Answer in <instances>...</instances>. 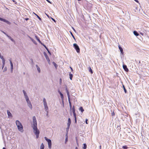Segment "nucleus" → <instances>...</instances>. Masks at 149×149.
Masks as SVG:
<instances>
[{"instance_id":"1","label":"nucleus","mask_w":149,"mask_h":149,"mask_svg":"<svg viewBox=\"0 0 149 149\" xmlns=\"http://www.w3.org/2000/svg\"><path fill=\"white\" fill-rule=\"evenodd\" d=\"M33 123L32 127L33 130V132L36 136V138L38 139L39 137L40 132L37 127V120L35 116L33 117Z\"/></svg>"},{"instance_id":"2","label":"nucleus","mask_w":149,"mask_h":149,"mask_svg":"<svg viewBox=\"0 0 149 149\" xmlns=\"http://www.w3.org/2000/svg\"><path fill=\"white\" fill-rule=\"evenodd\" d=\"M16 123L19 131L21 132L23 131V127L21 123L18 120L16 121Z\"/></svg>"},{"instance_id":"3","label":"nucleus","mask_w":149,"mask_h":149,"mask_svg":"<svg viewBox=\"0 0 149 149\" xmlns=\"http://www.w3.org/2000/svg\"><path fill=\"white\" fill-rule=\"evenodd\" d=\"M43 104H44V108L45 109V111L47 112H48V108L47 105V103L46 102V99L45 98H44L43 99Z\"/></svg>"},{"instance_id":"4","label":"nucleus","mask_w":149,"mask_h":149,"mask_svg":"<svg viewBox=\"0 0 149 149\" xmlns=\"http://www.w3.org/2000/svg\"><path fill=\"white\" fill-rule=\"evenodd\" d=\"M26 102L27 104V105L31 109H32V106L31 104V101H30L29 99L26 100Z\"/></svg>"},{"instance_id":"5","label":"nucleus","mask_w":149,"mask_h":149,"mask_svg":"<svg viewBox=\"0 0 149 149\" xmlns=\"http://www.w3.org/2000/svg\"><path fill=\"white\" fill-rule=\"evenodd\" d=\"M73 46L76 49L77 52L78 53L80 52V49L78 45L76 43L73 44Z\"/></svg>"},{"instance_id":"6","label":"nucleus","mask_w":149,"mask_h":149,"mask_svg":"<svg viewBox=\"0 0 149 149\" xmlns=\"http://www.w3.org/2000/svg\"><path fill=\"white\" fill-rule=\"evenodd\" d=\"M22 91L24 93V97L25 100L29 99V98L27 95V94L26 93V92L24 90H23Z\"/></svg>"},{"instance_id":"7","label":"nucleus","mask_w":149,"mask_h":149,"mask_svg":"<svg viewBox=\"0 0 149 149\" xmlns=\"http://www.w3.org/2000/svg\"><path fill=\"white\" fill-rule=\"evenodd\" d=\"M47 142L48 143V147L49 149H51L52 147V142L50 139L48 140Z\"/></svg>"},{"instance_id":"8","label":"nucleus","mask_w":149,"mask_h":149,"mask_svg":"<svg viewBox=\"0 0 149 149\" xmlns=\"http://www.w3.org/2000/svg\"><path fill=\"white\" fill-rule=\"evenodd\" d=\"M0 20L3 21L4 22L7 23H8V24H10V22H9V21H8L6 19L1 18V17H0Z\"/></svg>"},{"instance_id":"9","label":"nucleus","mask_w":149,"mask_h":149,"mask_svg":"<svg viewBox=\"0 0 149 149\" xmlns=\"http://www.w3.org/2000/svg\"><path fill=\"white\" fill-rule=\"evenodd\" d=\"M0 20L3 21L4 22L7 23H8V24H10V22H9V21H8L6 19L1 18V17H0Z\"/></svg>"},{"instance_id":"10","label":"nucleus","mask_w":149,"mask_h":149,"mask_svg":"<svg viewBox=\"0 0 149 149\" xmlns=\"http://www.w3.org/2000/svg\"><path fill=\"white\" fill-rule=\"evenodd\" d=\"M123 68L124 70L126 72H127L128 71V69L127 68V66L125 65H123Z\"/></svg>"},{"instance_id":"11","label":"nucleus","mask_w":149,"mask_h":149,"mask_svg":"<svg viewBox=\"0 0 149 149\" xmlns=\"http://www.w3.org/2000/svg\"><path fill=\"white\" fill-rule=\"evenodd\" d=\"M70 124H71V120L70 118H69L68 119V123H67V125H68V128H69Z\"/></svg>"},{"instance_id":"12","label":"nucleus","mask_w":149,"mask_h":149,"mask_svg":"<svg viewBox=\"0 0 149 149\" xmlns=\"http://www.w3.org/2000/svg\"><path fill=\"white\" fill-rule=\"evenodd\" d=\"M68 98V102H69V104L70 108V110H71V109L72 108V106L71 102H70V98Z\"/></svg>"},{"instance_id":"13","label":"nucleus","mask_w":149,"mask_h":149,"mask_svg":"<svg viewBox=\"0 0 149 149\" xmlns=\"http://www.w3.org/2000/svg\"><path fill=\"white\" fill-rule=\"evenodd\" d=\"M7 112L8 117H12V114L10 112V111L8 110H7Z\"/></svg>"},{"instance_id":"14","label":"nucleus","mask_w":149,"mask_h":149,"mask_svg":"<svg viewBox=\"0 0 149 149\" xmlns=\"http://www.w3.org/2000/svg\"><path fill=\"white\" fill-rule=\"evenodd\" d=\"M42 45L45 48L47 49V50L48 53L50 55H51V53L49 51L48 49L47 48V47L44 44Z\"/></svg>"},{"instance_id":"15","label":"nucleus","mask_w":149,"mask_h":149,"mask_svg":"<svg viewBox=\"0 0 149 149\" xmlns=\"http://www.w3.org/2000/svg\"><path fill=\"white\" fill-rule=\"evenodd\" d=\"M35 38L36 40L40 43L42 45H43L44 44L42 43L41 41L38 38V37L37 36H35Z\"/></svg>"},{"instance_id":"16","label":"nucleus","mask_w":149,"mask_h":149,"mask_svg":"<svg viewBox=\"0 0 149 149\" xmlns=\"http://www.w3.org/2000/svg\"><path fill=\"white\" fill-rule=\"evenodd\" d=\"M118 47H119V49H120V52L121 53L123 54V49H122V48L119 45L118 46Z\"/></svg>"},{"instance_id":"17","label":"nucleus","mask_w":149,"mask_h":149,"mask_svg":"<svg viewBox=\"0 0 149 149\" xmlns=\"http://www.w3.org/2000/svg\"><path fill=\"white\" fill-rule=\"evenodd\" d=\"M65 90L67 93L68 98H70V95L69 94V93L67 87L66 88Z\"/></svg>"},{"instance_id":"18","label":"nucleus","mask_w":149,"mask_h":149,"mask_svg":"<svg viewBox=\"0 0 149 149\" xmlns=\"http://www.w3.org/2000/svg\"><path fill=\"white\" fill-rule=\"evenodd\" d=\"M29 38L31 40V41L35 44H36V41H35V40L32 39L31 37L30 36H28Z\"/></svg>"},{"instance_id":"19","label":"nucleus","mask_w":149,"mask_h":149,"mask_svg":"<svg viewBox=\"0 0 149 149\" xmlns=\"http://www.w3.org/2000/svg\"><path fill=\"white\" fill-rule=\"evenodd\" d=\"M61 97V99L62 101V102L63 105H64V101H63V99H64V96L62 94H61L60 95Z\"/></svg>"},{"instance_id":"20","label":"nucleus","mask_w":149,"mask_h":149,"mask_svg":"<svg viewBox=\"0 0 149 149\" xmlns=\"http://www.w3.org/2000/svg\"><path fill=\"white\" fill-rule=\"evenodd\" d=\"M2 60V69H3L4 67L5 64V60L4 59H3Z\"/></svg>"},{"instance_id":"21","label":"nucleus","mask_w":149,"mask_h":149,"mask_svg":"<svg viewBox=\"0 0 149 149\" xmlns=\"http://www.w3.org/2000/svg\"><path fill=\"white\" fill-rule=\"evenodd\" d=\"M7 37L13 42H15V41L9 35H7Z\"/></svg>"},{"instance_id":"22","label":"nucleus","mask_w":149,"mask_h":149,"mask_svg":"<svg viewBox=\"0 0 149 149\" xmlns=\"http://www.w3.org/2000/svg\"><path fill=\"white\" fill-rule=\"evenodd\" d=\"M44 54L46 60L48 59L49 58L48 56L45 52H44Z\"/></svg>"},{"instance_id":"23","label":"nucleus","mask_w":149,"mask_h":149,"mask_svg":"<svg viewBox=\"0 0 149 149\" xmlns=\"http://www.w3.org/2000/svg\"><path fill=\"white\" fill-rule=\"evenodd\" d=\"M36 67L37 68V70L38 71V72L39 73H40V69L39 67L37 65H36Z\"/></svg>"},{"instance_id":"24","label":"nucleus","mask_w":149,"mask_h":149,"mask_svg":"<svg viewBox=\"0 0 149 149\" xmlns=\"http://www.w3.org/2000/svg\"><path fill=\"white\" fill-rule=\"evenodd\" d=\"M134 34L136 36H137L139 35V33L136 31H134L133 32Z\"/></svg>"},{"instance_id":"25","label":"nucleus","mask_w":149,"mask_h":149,"mask_svg":"<svg viewBox=\"0 0 149 149\" xmlns=\"http://www.w3.org/2000/svg\"><path fill=\"white\" fill-rule=\"evenodd\" d=\"M89 71L90 72H91V74H93V72L92 69L90 67H89L88 68Z\"/></svg>"},{"instance_id":"26","label":"nucleus","mask_w":149,"mask_h":149,"mask_svg":"<svg viewBox=\"0 0 149 149\" xmlns=\"http://www.w3.org/2000/svg\"><path fill=\"white\" fill-rule=\"evenodd\" d=\"M79 110L80 111L82 112L84 111V109L82 107H80L79 108Z\"/></svg>"},{"instance_id":"27","label":"nucleus","mask_w":149,"mask_h":149,"mask_svg":"<svg viewBox=\"0 0 149 149\" xmlns=\"http://www.w3.org/2000/svg\"><path fill=\"white\" fill-rule=\"evenodd\" d=\"M71 110H72V112L73 113L75 112V109L74 106H73L72 109V108Z\"/></svg>"},{"instance_id":"28","label":"nucleus","mask_w":149,"mask_h":149,"mask_svg":"<svg viewBox=\"0 0 149 149\" xmlns=\"http://www.w3.org/2000/svg\"><path fill=\"white\" fill-rule=\"evenodd\" d=\"M44 146L43 143H42L40 146V149H44Z\"/></svg>"},{"instance_id":"29","label":"nucleus","mask_w":149,"mask_h":149,"mask_svg":"<svg viewBox=\"0 0 149 149\" xmlns=\"http://www.w3.org/2000/svg\"><path fill=\"white\" fill-rule=\"evenodd\" d=\"M123 89H124V91L125 92V93H126L127 92V90L125 89L124 86V85H123Z\"/></svg>"},{"instance_id":"30","label":"nucleus","mask_w":149,"mask_h":149,"mask_svg":"<svg viewBox=\"0 0 149 149\" xmlns=\"http://www.w3.org/2000/svg\"><path fill=\"white\" fill-rule=\"evenodd\" d=\"M84 146L83 147L84 149H86L87 148V145L85 143L84 144Z\"/></svg>"},{"instance_id":"31","label":"nucleus","mask_w":149,"mask_h":149,"mask_svg":"<svg viewBox=\"0 0 149 149\" xmlns=\"http://www.w3.org/2000/svg\"><path fill=\"white\" fill-rule=\"evenodd\" d=\"M69 76H70V80H72V77H73V75L72 74H69Z\"/></svg>"},{"instance_id":"32","label":"nucleus","mask_w":149,"mask_h":149,"mask_svg":"<svg viewBox=\"0 0 149 149\" xmlns=\"http://www.w3.org/2000/svg\"><path fill=\"white\" fill-rule=\"evenodd\" d=\"M53 64L54 65L56 68L57 67V65L54 62H52Z\"/></svg>"},{"instance_id":"33","label":"nucleus","mask_w":149,"mask_h":149,"mask_svg":"<svg viewBox=\"0 0 149 149\" xmlns=\"http://www.w3.org/2000/svg\"><path fill=\"white\" fill-rule=\"evenodd\" d=\"M10 67H11V73H12L13 72V66H10Z\"/></svg>"},{"instance_id":"34","label":"nucleus","mask_w":149,"mask_h":149,"mask_svg":"<svg viewBox=\"0 0 149 149\" xmlns=\"http://www.w3.org/2000/svg\"><path fill=\"white\" fill-rule=\"evenodd\" d=\"M70 33L71 35L72 36V37H73V38H74V40H75V37H74V36L73 35L72 33L70 31Z\"/></svg>"},{"instance_id":"35","label":"nucleus","mask_w":149,"mask_h":149,"mask_svg":"<svg viewBox=\"0 0 149 149\" xmlns=\"http://www.w3.org/2000/svg\"><path fill=\"white\" fill-rule=\"evenodd\" d=\"M7 70V68L6 67H5L4 69H3V72H5Z\"/></svg>"},{"instance_id":"36","label":"nucleus","mask_w":149,"mask_h":149,"mask_svg":"<svg viewBox=\"0 0 149 149\" xmlns=\"http://www.w3.org/2000/svg\"><path fill=\"white\" fill-rule=\"evenodd\" d=\"M122 148L124 149H127L128 147L126 146H123L122 147Z\"/></svg>"},{"instance_id":"37","label":"nucleus","mask_w":149,"mask_h":149,"mask_svg":"<svg viewBox=\"0 0 149 149\" xmlns=\"http://www.w3.org/2000/svg\"><path fill=\"white\" fill-rule=\"evenodd\" d=\"M47 61H48L49 64L50 65L51 64V62H50V61L49 59V58L48 59H47Z\"/></svg>"},{"instance_id":"38","label":"nucleus","mask_w":149,"mask_h":149,"mask_svg":"<svg viewBox=\"0 0 149 149\" xmlns=\"http://www.w3.org/2000/svg\"><path fill=\"white\" fill-rule=\"evenodd\" d=\"M115 115V113L114 111H113V112L111 113V116L112 117H113Z\"/></svg>"},{"instance_id":"39","label":"nucleus","mask_w":149,"mask_h":149,"mask_svg":"<svg viewBox=\"0 0 149 149\" xmlns=\"http://www.w3.org/2000/svg\"><path fill=\"white\" fill-rule=\"evenodd\" d=\"M35 15L37 16V17H38V18L39 19L40 21H41L42 20L37 15H36V14H35Z\"/></svg>"},{"instance_id":"40","label":"nucleus","mask_w":149,"mask_h":149,"mask_svg":"<svg viewBox=\"0 0 149 149\" xmlns=\"http://www.w3.org/2000/svg\"><path fill=\"white\" fill-rule=\"evenodd\" d=\"M73 115H74V118H75V117H76V114L75 112H73Z\"/></svg>"},{"instance_id":"41","label":"nucleus","mask_w":149,"mask_h":149,"mask_svg":"<svg viewBox=\"0 0 149 149\" xmlns=\"http://www.w3.org/2000/svg\"><path fill=\"white\" fill-rule=\"evenodd\" d=\"M10 66H13V63L10 60Z\"/></svg>"},{"instance_id":"42","label":"nucleus","mask_w":149,"mask_h":149,"mask_svg":"<svg viewBox=\"0 0 149 149\" xmlns=\"http://www.w3.org/2000/svg\"><path fill=\"white\" fill-rule=\"evenodd\" d=\"M68 141V137H66L65 139V143H66Z\"/></svg>"},{"instance_id":"43","label":"nucleus","mask_w":149,"mask_h":149,"mask_svg":"<svg viewBox=\"0 0 149 149\" xmlns=\"http://www.w3.org/2000/svg\"><path fill=\"white\" fill-rule=\"evenodd\" d=\"M88 120L87 119H86L85 120V123H86V124H88V123L87 122Z\"/></svg>"},{"instance_id":"44","label":"nucleus","mask_w":149,"mask_h":149,"mask_svg":"<svg viewBox=\"0 0 149 149\" xmlns=\"http://www.w3.org/2000/svg\"><path fill=\"white\" fill-rule=\"evenodd\" d=\"M50 18L52 19L54 22H56V20L55 19H53V18L50 17Z\"/></svg>"},{"instance_id":"45","label":"nucleus","mask_w":149,"mask_h":149,"mask_svg":"<svg viewBox=\"0 0 149 149\" xmlns=\"http://www.w3.org/2000/svg\"><path fill=\"white\" fill-rule=\"evenodd\" d=\"M2 32L4 33L6 36H7V35H8V34H7L6 33H5L4 31H2Z\"/></svg>"},{"instance_id":"46","label":"nucleus","mask_w":149,"mask_h":149,"mask_svg":"<svg viewBox=\"0 0 149 149\" xmlns=\"http://www.w3.org/2000/svg\"><path fill=\"white\" fill-rule=\"evenodd\" d=\"M45 140L47 141H48V140H49L50 139H47L46 137H45Z\"/></svg>"},{"instance_id":"47","label":"nucleus","mask_w":149,"mask_h":149,"mask_svg":"<svg viewBox=\"0 0 149 149\" xmlns=\"http://www.w3.org/2000/svg\"><path fill=\"white\" fill-rule=\"evenodd\" d=\"M58 92L60 95H61V94H62L61 92L59 90H58Z\"/></svg>"},{"instance_id":"48","label":"nucleus","mask_w":149,"mask_h":149,"mask_svg":"<svg viewBox=\"0 0 149 149\" xmlns=\"http://www.w3.org/2000/svg\"><path fill=\"white\" fill-rule=\"evenodd\" d=\"M61 82H62L61 79H60V84H61Z\"/></svg>"},{"instance_id":"49","label":"nucleus","mask_w":149,"mask_h":149,"mask_svg":"<svg viewBox=\"0 0 149 149\" xmlns=\"http://www.w3.org/2000/svg\"><path fill=\"white\" fill-rule=\"evenodd\" d=\"M75 119V123H77V118L76 117H75V118H74Z\"/></svg>"},{"instance_id":"50","label":"nucleus","mask_w":149,"mask_h":149,"mask_svg":"<svg viewBox=\"0 0 149 149\" xmlns=\"http://www.w3.org/2000/svg\"><path fill=\"white\" fill-rule=\"evenodd\" d=\"M49 3H51V2L49 0H46Z\"/></svg>"},{"instance_id":"51","label":"nucleus","mask_w":149,"mask_h":149,"mask_svg":"<svg viewBox=\"0 0 149 149\" xmlns=\"http://www.w3.org/2000/svg\"><path fill=\"white\" fill-rule=\"evenodd\" d=\"M136 2L139 3V1L138 0H134Z\"/></svg>"},{"instance_id":"52","label":"nucleus","mask_w":149,"mask_h":149,"mask_svg":"<svg viewBox=\"0 0 149 149\" xmlns=\"http://www.w3.org/2000/svg\"><path fill=\"white\" fill-rule=\"evenodd\" d=\"M46 15L49 18H50V17L49 16L47 15V14H46Z\"/></svg>"},{"instance_id":"53","label":"nucleus","mask_w":149,"mask_h":149,"mask_svg":"<svg viewBox=\"0 0 149 149\" xmlns=\"http://www.w3.org/2000/svg\"><path fill=\"white\" fill-rule=\"evenodd\" d=\"M70 69H71V70L72 71H73V70L72 69V68L71 67H70Z\"/></svg>"},{"instance_id":"54","label":"nucleus","mask_w":149,"mask_h":149,"mask_svg":"<svg viewBox=\"0 0 149 149\" xmlns=\"http://www.w3.org/2000/svg\"><path fill=\"white\" fill-rule=\"evenodd\" d=\"M46 115H47V117H48V112H47V114H46Z\"/></svg>"},{"instance_id":"55","label":"nucleus","mask_w":149,"mask_h":149,"mask_svg":"<svg viewBox=\"0 0 149 149\" xmlns=\"http://www.w3.org/2000/svg\"><path fill=\"white\" fill-rule=\"evenodd\" d=\"M100 149H101V146H100Z\"/></svg>"},{"instance_id":"56","label":"nucleus","mask_w":149,"mask_h":149,"mask_svg":"<svg viewBox=\"0 0 149 149\" xmlns=\"http://www.w3.org/2000/svg\"><path fill=\"white\" fill-rule=\"evenodd\" d=\"M75 149H78V148H77V147H76L75 148Z\"/></svg>"},{"instance_id":"57","label":"nucleus","mask_w":149,"mask_h":149,"mask_svg":"<svg viewBox=\"0 0 149 149\" xmlns=\"http://www.w3.org/2000/svg\"><path fill=\"white\" fill-rule=\"evenodd\" d=\"M3 149H6L4 147H3Z\"/></svg>"},{"instance_id":"58","label":"nucleus","mask_w":149,"mask_h":149,"mask_svg":"<svg viewBox=\"0 0 149 149\" xmlns=\"http://www.w3.org/2000/svg\"><path fill=\"white\" fill-rule=\"evenodd\" d=\"M73 29L74 30V31H75V30L74 29H73Z\"/></svg>"},{"instance_id":"59","label":"nucleus","mask_w":149,"mask_h":149,"mask_svg":"<svg viewBox=\"0 0 149 149\" xmlns=\"http://www.w3.org/2000/svg\"><path fill=\"white\" fill-rule=\"evenodd\" d=\"M13 2H14V1H15L14 0H13Z\"/></svg>"},{"instance_id":"60","label":"nucleus","mask_w":149,"mask_h":149,"mask_svg":"<svg viewBox=\"0 0 149 149\" xmlns=\"http://www.w3.org/2000/svg\"><path fill=\"white\" fill-rule=\"evenodd\" d=\"M81 0H78V1H80Z\"/></svg>"},{"instance_id":"61","label":"nucleus","mask_w":149,"mask_h":149,"mask_svg":"<svg viewBox=\"0 0 149 149\" xmlns=\"http://www.w3.org/2000/svg\"><path fill=\"white\" fill-rule=\"evenodd\" d=\"M29 19L27 18V19H26V20H27V19Z\"/></svg>"},{"instance_id":"62","label":"nucleus","mask_w":149,"mask_h":149,"mask_svg":"<svg viewBox=\"0 0 149 149\" xmlns=\"http://www.w3.org/2000/svg\"><path fill=\"white\" fill-rule=\"evenodd\" d=\"M68 129H69V128H68V127H67V129H68Z\"/></svg>"}]
</instances>
